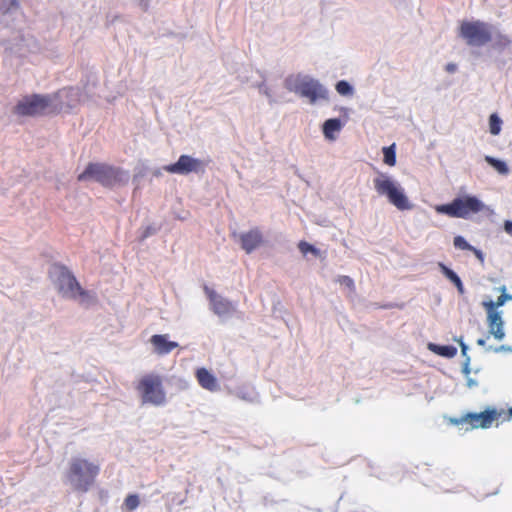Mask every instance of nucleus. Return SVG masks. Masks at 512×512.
Here are the masks:
<instances>
[{
  "instance_id": "f257e3e1",
  "label": "nucleus",
  "mask_w": 512,
  "mask_h": 512,
  "mask_svg": "<svg viewBox=\"0 0 512 512\" xmlns=\"http://www.w3.org/2000/svg\"><path fill=\"white\" fill-rule=\"evenodd\" d=\"M99 473V464L86 458L74 457L69 462L65 477L75 491L86 493L95 484Z\"/></svg>"
},
{
  "instance_id": "f03ea898",
  "label": "nucleus",
  "mask_w": 512,
  "mask_h": 512,
  "mask_svg": "<svg viewBox=\"0 0 512 512\" xmlns=\"http://www.w3.org/2000/svg\"><path fill=\"white\" fill-rule=\"evenodd\" d=\"M59 93L52 95L33 94L25 96L14 107V113L19 116H41L44 114H57L62 110L58 103Z\"/></svg>"
},
{
  "instance_id": "7ed1b4c3",
  "label": "nucleus",
  "mask_w": 512,
  "mask_h": 512,
  "mask_svg": "<svg viewBox=\"0 0 512 512\" xmlns=\"http://www.w3.org/2000/svg\"><path fill=\"white\" fill-rule=\"evenodd\" d=\"M135 389L138 392L142 404L162 406L166 403V391L163 386V377L157 373H146L142 375Z\"/></svg>"
},
{
  "instance_id": "20e7f679",
  "label": "nucleus",
  "mask_w": 512,
  "mask_h": 512,
  "mask_svg": "<svg viewBox=\"0 0 512 512\" xmlns=\"http://www.w3.org/2000/svg\"><path fill=\"white\" fill-rule=\"evenodd\" d=\"M504 414V410L498 411L495 408H487L480 413L468 412L461 417H449L447 423L464 429L465 431L474 429L490 428L494 421L500 419Z\"/></svg>"
},
{
  "instance_id": "39448f33",
  "label": "nucleus",
  "mask_w": 512,
  "mask_h": 512,
  "mask_svg": "<svg viewBox=\"0 0 512 512\" xmlns=\"http://www.w3.org/2000/svg\"><path fill=\"white\" fill-rule=\"evenodd\" d=\"M123 171L104 163H89L85 170L77 177L78 181L94 179L104 187H113L120 184Z\"/></svg>"
},
{
  "instance_id": "423d86ee",
  "label": "nucleus",
  "mask_w": 512,
  "mask_h": 512,
  "mask_svg": "<svg viewBox=\"0 0 512 512\" xmlns=\"http://www.w3.org/2000/svg\"><path fill=\"white\" fill-rule=\"evenodd\" d=\"M458 33L466 44L472 47L484 46L493 39L492 26L480 20L462 21Z\"/></svg>"
},
{
  "instance_id": "0eeeda50",
  "label": "nucleus",
  "mask_w": 512,
  "mask_h": 512,
  "mask_svg": "<svg viewBox=\"0 0 512 512\" xmlns=\"http://www.w3.org/2000/svg\"><path fill=\"white\" fill-rule=\"evenodd\" d=\"M485 209V205L475 196L457 197L452 202L436 207L438 213L453 218L467 219Z\"/></svg>"
},
{
  "instance_id": "6e6552de",
  "label": "nucleus",
  "mask_w": 512,
  "mask_h": 512,
  "mask_svg": "<svg viewBox=\"0 0 512 512\" xmlns=\"http://www.w3.org/2000/svg\"><path fill=\"white\" fill-rule=\"evenodd\" d=\"M374 188L380 196H386L388 201L397 209L404 211L412 209L404 190L386 174L381 173L374 180Z\"/></svg>"
},
{
  "instance_id": "1a4fd4ad",
  "label": "nucleus",
  "mask_w": 512,
  "mask_h": 512,
  "mask_svg": "<svg viewBox=\"0 0 512 512\" xmlns=\"http://www.w3.org/2000/svg\"><path fill=\"white\" fill-rule=\"evenodd\" d=\"M506 288L502 287V294L496 299V301H483L482 306L487 314V326L489 329V333L493 335V337L501 341L505 338L504 331V321L502 319L501 312L498 311V308L503 306L507 300H511L512 296L507 294Z\"/></svg>"
},
{
  "instance_id": "9d476101",
  "label": "nucleus",
  "mask_w": 512,
  "mask_h": 512,
  "mask_svg": "<svg viewBox=\"0 0 512 512\" xmlns=\"http://www.w3.org/2000/svg\"><path fill=\"white\" fill-rule=\"evenodd\" d=\"M59 291L63 296L76 299L81 298V301H95V295L83 289L75 276L67 269L62 268L58 276Z\"/></svg>"
},
{
  "instance_id": "9b49d317",
  "label": "nucleus",
  "mask_w": 512,
  "mask_h": 512,
  "mask_svg": "<svg viewBox=\"0 0 512 512\" xmlns=\"http://www.w3.org/2000/svg\"><path fill=\"white\" fill-rule=\"evenodd\" d=\"M205 163L197 158L189 155H181L177 162L163 167V169L171 174L187 175L189 173H199L204 171Z\"/></svg>"
},
{
  "instance_id": "f8f14e48",
  "label": "nucleus",
  "mask_w": 512,
  "mask_h": 512,
  "mask_svg": "<svg viewBox=\"0 0 512 512\" xmlns=\"http://www.w3.org/2000/svg\"><path fill=\"white\" fill-rule=\"evenodd\" d=\"M204 291L209 299L211 309L216 315L220 317L227 316L235 310V307L231 301L216 293L213 289L205 286Z\"/></svg>"
},
{
  "instance_id": "ddd939ff",
  "label": "nucleus",
  "mask_w": 512,
  "mask_h": 512,
  "mask_svg": "<svg viewBox=\"0 0 512 512\" xmlns=\"http://www.w3.org/2000/svg\"><path fill=\"white\" fill-rule=\"evenodd\" d=\"M295 92L302 97H306L311 103H315L318 99H326L328 93L317 81H303L295 86Z\"/></svg>"
},
{
  "instance_id": "4468645a",
  "label": "nucleus",
  "mask_w": 512,
  "mask_h": 512,
  "mask_svg": "<svg viewBox=\"0 0 512 512\" xmlns=\"http://www.w3.org/2000/svg\"><path fill=\"white\" fill-rule=\"evenodd\" d=\"M239 242L242 249L250 254L264 244V236L259 228L250 229L239 235Z\"/></svg>"
},
{
  "instance_id": "2eb2a0df",
  "label": "nucleus",
  "mask_w": 512,
  "mask_h": 512,
  "mask_svg": "<svg viewBox=\"0 0 512 512\" xmlns=\"http://www.w3.org/2000/svg\"><path fill=\"white\" fill-rule=\"evenodd\" d=\"M150 342L154 350L159 355L169 354L172 350L178 347V343L168 340V335L156 334L150 338Z\"/></svg>"
},
{
  "instance_id": "dca6fc26",
  "label": "nucleus",
  "mask_w": 512,
  "mask_h": 512,
  "mask_svg": "<svg viewBox=\"0 0 512 512\" xmlns=\"http://www.w3.org/2000/svg\"><path fill=\"white\" fill-rule=\"evenodd\" d=\"M199 385L208 391L214 392L219 389L216 377L206 368H198L195 373Z\"/></svg>"
},
{
  "instance_id": "f3484780",
  "label": "nucleus",
  "mask_w": 512,
  "mask_h": 512,
  "mask_svg": "<svg viewBox=\"0 0 512 512\" xmlns=\"http://www.w3.org/2000/svg\"><path fill=\"white\" fill-rule=\"evenodd\" d=\"M342 128L341 121L337 118L328 119L323 124V134L328 140H335V134Z\"/></svg>"
},
{
  "instance_id": "a211bd4d",
  "label": "nucleus",
  "mask_w": 512,
  "mask_h": 512,
  "mask_svg": "<svg viewBox=\"0 0 512 512\" xmlns=\"http://www.w3.org/2000/svg\"><path fill=\"white\" fill-rule=\"evenodd\" d=\"M439 267L443 275L456 286L458 292L463 294L465 290L460 277L443 263H439Z\"/></svg>"
},
{
  "instance_id": "6ab92c4d",
  "label": "nucleus",
  "mask_w": 512,
  "mask_h": 512,
  "mask_svg": "<svg viewBox=\"0 0 512 512\" xmlns=\"http://www.w3.org/2000/svg\"><path fill=\"white\" fill-rule=\"evenodd\" d=\"M429 349L439 356L452 358L457 354V348L452 345L429 344Z\"/></svg>"
},
{
  "instance_id": "aec40b11",
  "label": "nucleus",
  "mask_w": 512,
  "mask_h": 512,
  "mask_svg": "<svg viewBox=\"0 0 512 512\" xmlns=\"http://www.w3.org/2000/svg\"><path fill=\"white\" fill-rule=\"evenodd\" d=\"M485 161L492 166L499 174L507 175L509 173V168L507 164L499 159H496L492 156H485Z\"/></svg>"
},
{
  "instance_id": "412c9836",
  "label": "nucleus",
  "mask_w": 512,
  "mask_h": 512,
  "mask_svg": "<svg viewBox=\"0 0 512 512\" xmlns=\"http://www.w3.org/2000/svg\"><path fill=\"white\" fill-rule=\"evenodd\" d=\"M492 41L493 47L500 50L506 49L511 44V39L509 36L502 33H497L495 36H493Z\"/></svg>"
},
{
  "instance_id": "4be33fe9",
  "label": "nucleus",
  "mask_w": 512,
  "mask_h": 512,
  "mask_svg": "<svg viewBox=\"0 0 512 512\" xmlns=\"http://www.w3.org/2000/svg\"><path fill=\"white\" fill-rule=\"evenodd\" d=\"M384 163L388 166H395L396 164V153L395 144L383 148Z\"/></svg>"
},
{
  "instance_id": "5701e85b",
  "label": "nucleus",
  "mask_w": 512,
  "mask_h": 512,
  "mask_svg": "<svg viewBox=\"0 0 512 512\" xmlns=\"http://www.w3.org/2000/svg\"><path fill=\"white\" fill-rule=\"evenodd\" d=\"M139 504H140L139 496L137 494H129L124 499L123 506L129 512H132L139 506Z\"/></svg>"
},
{
  "instance_id": "b1692460",
  "label": "nucleus",
  "mask_w": 512,
  "mask_h": 512,
  "mask_svg": "<svg viewBox=\"0 0 512 512\" xmlns=\"http://www.w3.org/2000/svg\"><path fill=\"white\" fill-rule=\"evenodd\" d=\"M502 120L497 114L490 115L489 128L492 135H498L501 131Z\"/></svg>"
},
{
  "instance_id": "393cba45",
  "label": "nucleus",
  "mask_w": 512,
  "mask_h": 512,
  "mask_svg": "<svg viewBox=\"0 0 512 512\" xmlns=\"http://www.w3.org/2000/svg\"><path fill=\"white\" fill-rule=\"evenodd\" d=\"M336 91L343 96H349L353 93L352 86L345 80H341L336 84Z\"/></svg>"
},
{
  "instance_id": "a878e982",
  "label": "nucleus",
  "mask_w": 512,
  "mask_h": 512,
  "mask_svg": "<svg viewBox=\"0 0 512 512\" xmlns=\"http://www.w3.org/2000/svg\"><path fill=\"white\" fill-rule=\"evenodd\" d=\"M298 247H299L300 252L303 255H307L308 253H312L314 255V257H319V251L314 246H312L311 244H309V243H307L305 241H301L299 243Z\"/></svg>"
},
{
  "instance_id": "bb28decb",
  "label": "nucleus",
  "mask_w": 512,
  "mask_h": 512,
  "mask_svg": "<svg viewBox=\"0 0 512 512\" xmlns=\"http://www.w3.org/2000/svg\"><path fill=\"white\" fill-rule=\"evenodd\" d=\"M453 244L457 249L460 250H468L473 249V246L470 245L464 237L462 236H456L454 237Z\"/></svg>"
},
{
  "instance_id": "cd10ccee",
  "label": "nucleus",
  "mask_w": 512,
  "mask_h": 512,
  "mask_svg": "<svg viewBox=\"0 0 512 512\" xmlns=\"http://www.w3.org/2000/svg\"><path fill=\"white\" fill-rule=\"evenodd\" d=\"M19 6L18 0H2L1 2V10L4 13L11 11L14 8Z\"/></svg>"
},
{
  "instance_id": "c85d7f7f",
  "label": "nucleus",
  "mask_w": 512,
  "mask_h": 512,
  "mask_svg": "<svg viewBox=\"0 0 512 512\" xmlns=\"http://www.w3.org/2000/svg\"><path fill=\"white\" fill-rule=\"evenodd\" d=\"M341 285H345L347 288H349L351 291L355 290V284L352 278L349 276L343 275L339 276L337 280Z\"/></svg>"
},
{
  "instance_id": "c756f323",
  "label": "nucleus",
  "mask_w": 512,
  "mask_h": 512,
  "mask_svg": "<svg viewBox=\"0 0 512 512\" xmlns=\"http://www.w3.org/2000/svg\"><path fill=\"white\" fill-rule=\"evenodd\" d=\"M471 252L476 256V258L480 261L481 264L484 263V254L481 250L473 247V249H470Z\"/></svg>"
},
{
  "instance_id": "7c9ffc66",
  "label": "nucleus",
  "mask_w": 512,
  "mask_h": 512,
  "mask_svg": "<svg viewBox=\"0 0 512 512\" xmlns=\"http://www.w3.org/2000/svg\"><path fill=\"white\" fill-rule=\"evenodd\" d=\"M504 229H505L506 233H508L509 235H512V221H506L504 223Z\"/></svg>"
},
{
  "instance_id": "2f4dec72",
  "label": "nucleus",
  "mask_w": 512,
  "mask_h": 512,
  "mask_svg": "<svg viewBox=\"0 0 512 512\" xmlns=\"http://www.w3.org/2000/svg\"><path fill=\"white\" fill-rule=\"evenodd\" d=\"M456 69H457V66H456V64H454V63H448V64L446 65V71H447V72H449V73H453V72H455V71H456Z\"/></svg>"
},
{
  "instance_id": "473e14b6",
  "label": "nucleus",
  "mask_w": 512,
  "mask_h": 512,
  "mask_svg": "<svg viewBox=\"0 0 512 512\" xmlns=\"http://www.w3.org/2000/svg\"><path fill=\"white\" fill-rule=\"evenodd\" d=\"M503 420H509L512 418V407L508 409L507 412L504 411V414L501 417Z\"/></svg>"
},
{
  "instance_id": "72a5a7b5",
  "label": "nucleus",
  "mask_w": 512,
  "mask_h": 512,
  "mask_svg": "<svg viewBox=\"0 0 512 512\" xmlns=\"http://www.w3.org/2000/svg\"><path fill=\"white\" fill-rule=\"evenodd\" d=\"M460 346H461L462 352L465 354L466 350H467V346L463 343V341H460Z\"/></svg>"
},
{
  "instance_id": "f704fd0d",
  "label": "nucleus",
  "mask_w": 512,
  "mask_h": 512,
  "mask_svg": "<svg viewBox=\"0 0 512 512\" xmlns=\"http://www.w3.org/2000/svg\"><path fill=\"white\" fill-rule=\"evenodd\" d=\"M477 344L480 345V346H483V345H485V340L484 339H478L477 340Z\"/></svg>"
},
{
  "instance_id": "c9c22d12",
  "label": "nucleus",
  "mask_w": 512,
  "mask_h": 512,
  "mask_svg": "<svg viewBox=\"0 0 512 512\" xmlns=\"http://www.w3.org/2000/svg\"><path fill=\"white\" fill-rule=\"evenodd\" d=\"M501 350H505L504 346H501L500 348L495 349V351H501Z\"/></svg>"
}]
</instances>
